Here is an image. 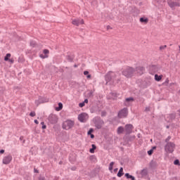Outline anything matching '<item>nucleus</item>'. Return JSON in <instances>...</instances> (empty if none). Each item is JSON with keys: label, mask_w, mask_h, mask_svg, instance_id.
Listing matches in <instances>:
<instances>
[{"label": "nucleus", "mask_w": 180, "mask_h": 180, "mask_svg": "<svg viewBox=\"0 0 180 180\" xmlns=\"http://www.w3.org/2000/svg\"><path fill=\"white\" fill-rule=\"evenodd\" d=\"M132 138H133V139H136V136H133Z\"/></svg>", "instance_id": "56"}, {"label": "nucleus", "mask_w": 180, "mask_h": 180, "mask_svg": "<svg viewBox=\"0 0 180 180\" xmlns=\"http://www.w3.org/2000/svg\"><path fill=\"white\" fill-rule=\"evenodd\" d=\"M113 165H115V162H111L109 165V170L112 171L113 170Z\"/></svg>", "instance_id": "24"}, {"label": "nucleus", "mask_w": 180, "mask_h": 180, "mask_svg": "<svg viewBox=\"0 0 180 180\" xmlns=\"http://www.w3.org/2000/svg\"><path fill=\"white\" fill-rule=\"evenodd\" d=\"M90 136H91V139H95V136L94 134H91Z\"/></svg>", "instance_id": "45"}, {"label": "nucleus", "mask_w": 180, "mask_h": 180, "mask_svg": "<svg viewBox=\"0 0 180 180\" xmlns=\"http://www.w3.org/2000/svg\"><path fill=\"white\" fill-rule=\"evenodd\" d=\"M165 82H166V84H168L169 82V79H167Z\"/></svg>", "instance_id": "48"}, {"label": "nucleus", "mask_w": 180, "mask_h": 180, "mask_svg": "<svg viewBox=\"0 0 180 180\" xmlns=\"http://www.w3.org/2000/svg\"><path fill=\"white\" fill-rule=\"evenodd\" d=\"M170 6H171V8H174V6H179V4H178L176 2H173V3L170 4Z\"/></svg>", "instance_id": "26"}, {"label": "nucleus", "mask_w": 180, "mask_h": 180, "mask_svg": "<svg viewBox=\"0 0 180 180\" xmlns=\"http://www.w3.org/2000/svg\"><path fill=\"white\" fill-rule=\"evenodd\" d=\"M154 153V150L150 149V150L148 151V155H153V153Z\"/></svg>", "instance_id": "30"}, {"label": "nucleus", "mask_w": 180, "mask_h": 180, "mask_svg": "<svg viewBox=\"0 0 180 180\" xmlns=\"http://www.w3.org/2000/svg\"><path fill=\"white\" fill-rule=\"evenodd\" d=\"M88 74H89V72H88V71H84V75H88Z\"/></svg>", "instance_id": "41"}, {"label": "nucleus", "mask_w": 180, "mask_h": 180, "mask_svg": "<svg viewBox=\"0 0 180 180\" xmlns=\"http://www.w3.org/2000/svg\"><path fill=\"white\" fill-rule=\"evenodd\" d=\"M83 103H88V99H85V100H84V102H83Z\"/></svg>", "instance_id": "49"}, {"label": "nucleus", "mask_w": 180, "mask_h": 180, "mask_svg": "<svg viewBox=\"0 0 180 180\" xmlns=\"http://www.w3.org/2000/svg\"><path fill=\"white\" fill-rule=\"evenodd\" d=\"M153 148H155V147H153Z\"/></svg>", "instance_id": "59"}, {"label": "nucleus", "mask_w": 180, "mask_h": 180, "mask_svg": "<svg viewBox=\"0 0 180 180\" xmlns=\"http://www.w3.org/2000/svg\"><path fill=\"white\" fill-rule=\"evenodd\" d=\"M41 124L42 126H44V122H41Z\"/></svg>", "instance_id": "51"}, {"label": "nucleus", "mask_w": 180, "mask_h": 180, "mask_svg": "<svg viewBox=\"0 0 180 180\" xmlns=\"http://www.w3.org/2000/svg\"><path fill=\"white\" fill-rule=\"evenodd\" d=\"M91 147L92 148L90 149L89 152L91 153V154H94V153H95V150L96 148V146L95 144H92L91 145Z\"/></svg>", "instance_id": "20"}, {"label": "nucleus", "mask_w": 180, "mask_h": 180, "mask_svg": "<svg viewBox=\"0 0 180 180\" xmlns=\"http://www.w3.org/2000/svg\"><path fill=\"white\" fill-rule=\"evenodd\" d=\"M92 133H94V129H90L89 131H88L87 134L89 136H91V134H92Z\"/></svg>", "instance_id": "32"}, {"label": "nucleus", "mask_w": 180, "mask_h": 180, "mask_svg": "<svg viewBox=\"0 0 180 180\" xmlns=\"http://www.w3.org/2000/svg\"><path fill=\"white\" fill-rule=\"evenodd\" d=\"M124 173H123V167H121L117 173V176H119V178H122V176H123Z\"/></svg>", "instance_id": "17"}, {"label": "nucleus", "mask_w": 180, "mask_h": 180, "mask_svg": "<svg viewBox=\"0 0 180 180\" xmlns=\"http://www.w3.org/2000/svg\"><path fill=\"white\" fill-rule=\"evenodd\" d=\"M91 75H87V79H91Z\"/></svg>", "instance_id": "46"}, {"label": "nucleus", "mask_w": 180, "mask_h": 180, "mask_svg": "<svg viewBox=\"0 0 180 180\" xmlns=\"http://www.w3.org/2000/svg\"><path fill=\"white\" fill-rule=\"evenodd\" d=\"M30 46H32V47H34L36 46V42L31 41Z\"/></svg>", "instance_id": "36"}, {"label": "nucleus", "mask_w": 180, "mask_h": 180, "mask_svg": "<svg viewBox=\"0 0 180 180\" xmlns=\"http://www.w3.org/2000/svg\"><path fill=\"white\" fill-rule=\"evenodd\" d=\"M162 77H163L162 75H155V79L158 82H160V81H161L162 79Z\"/></svg>", "instance_id": "16"}, {"label": "nucleus", "mask_w": 180, "mask_h": 180, "mask_svg": "<svg viewBox=\"0 0 180 180\" xmlns=\"http://www.w3.org/2000/svg\"><path fill=\"white\" fill-rule=\"evenodd\" d=\"M11 161H12V155H8L3 158V164L5 165L11 164Z\"/></svg>", "instance_id": "8"}, {"label": "nucleus", "mask_w": 180, "mask_h": 180, "mask_svg": "<svg viewBox=\"0 0 180 180\" xmlns=\"http://www.w3.org/2000/svg\"><path fill=\"white\" fill-rule=\"evenodd\" d=\"M129 111L127 110V108H124L118 112V117H120V119L127 117Z\"/></svg>", "instance_id": "6"}, {"label": "nucleus", "mask_w": 180, "mask_h": 180, "mask_svg": "<svg viewBox=\"0 0 180 180\" xmlns=\"http://www.w3.org/2000/svg\"><path fill=\"white\" fill-rule=\"evenodd\" d=\"M67 60H69L70 63H72V61H73L72 58L70 56H67Z\"/></svg>", "instance_id": "29"}, {"label": "nucleus", "mask_w": 180, "mask_h": 180, "mask_svg": "<svg viewBox=\"0 0 180 180\" xmlns=\"http://www.w3.org/2000/svg\"><path fill=\"white\" fill-rule=\"evenodd\" d=\"M125 131L126 134H130L133 131V125L130 124L125 125Z\"/></svg>", "instance_id": "11"}, {"label": "nucleus", "mask_w": 180, "mask_h": 180, "mask_svg": "<svg viewBox=\"0 0 180 180\" xmlns=\"http://www.w3.org/2000/svg\"><path fill=\"white\" fill-rule=\"evenodd\" d=\"M110 26H107V29H110Z\"/></svg>", "instance_id": "54"}, {"label": "nucleus", "mask_w": 180, "mask_h": 180, "mask_svg": "<svg viewBox=\"0 0 180 180\" xmlns=\"http://www.w3.org/2000/svg\"><path fill=\"white\" fill-rule=\"evenodd\" d=\"M59 164H61V162H60Z\"/></svg>", "instance_id": "58"}, {"label": "nucleus", "mask_w": 180, "mask_h": 180, "mask_svg": "<svg viewBox=\"0 0 180 180\" xmlns=\"http://www.w3.org/2000/svg\"><path fill=\"white\" fill-rule=\"evenodd\" d=\"M48 119H49V122H50L51 124H56V123L58 122V117H57V115L54 114H51Z\"/></svg>", "instance_id": "7"}, {"label": "nucleus", "mask_w": 180, "mask_h": 180, "mask_svg": "<svg viewBox=\"0 0 180 180\" xmlns=\"http://www.w3.org/2000/svg\"><path fill=\"white\" fill-rule=\"evenodd\" d=\"M176 117V115L175 114H169L167 117H165V120L167 122H172L174 119Z\"/></svg>", "instance_id": "14"}, {"label": "nucleus", "mask_w": 180, "mask_h": 180, "mask_svg": "<svg viewBox=\"0 0 180 180\" xmlns=\"http://www.w3.org/2000/svg\"><path fill=\"white\" fill-rule=\"evenodd\" d=\"M11 53H7L6 55V56L4 57V61H8L9 60V58L11 57Z\"/></svg>", "instance_id": "22"}, {"label": "nucleus", "mask_w": 180, "mask_h": 180, "mask_svg": "<svg viewBox=\"0 0 180 180\" xmlns=\"http://www.w3.org/2000/svg\"><path fill=\"white\" fill-rule=\"evenodd\" d=\"M145 112H150V107H147V108L145 109Z\"/></svg>", "instance_id": "40"}, {"label": "nucleus", "mask_w": 180, "mask_h": 180, "mask_svg": "<svg viewBox=\"0 0 180 180\" xmlns=\"http://www.w3.org/2000/svg\"><path fill=\"white\" fill-rule=\"evenodd\" d=\"M122 75L127 78H131V77L136 75V69L128 67L122 71Z\"/></svg>", "instance_id": "2"}, {"label": "nucleus", "mask_w": 180, "mask_h": 180, "mask_svg": "<svg viewBox=\"0 0 180 180\" xmlns=\"http://www.w3.org/2000/svg\"><path fill=\"white\" fill-rule=\"evenodd\" d=\"M34 172L39 173V170L34 169Z\"/></svg>", "instance_id": "52"}, {"label": "nucleus", "mask_w": 180, "mask_h": 180, "mask_svg": "<svg viewBox=\"0 0 180 180\" xmlns=\"http://www.w3.org/2000/svg\"><path fill=\"white\" fill-rule=\"evenodd\" d=\"M176 145L174 142H167L165 146V151L166 153H169V154H172L173 151H175Z\"/></svg>", "instance_id": "3"}, {"label": "nucleus", "mask_w": 180, "mask_h": 180, "mask_svg": "<svg viewBox=\"0 0 180 180\" xmlns=\"http://www.w3.org/2000/svg\"><path fill=\"white\" fill-rule=\"evenodd\" d=\"M46 125H42V129H46Z\"/></svg>", "instance_id": "47"}, {"label": "nucleus", "mask_w": 180, "mask_h": 180, "mask_svg": "<svg viewBox=\"0 0 180 180\" xmlns=\"http://www.w3.org/2000/svg\"><path fill=\"white\" fill-rule=\"evenodd\" d=\"M105 79L106 81V85L108 82H115L119 84L120 82V73L115 72H109L105 76Z\"/></svg>", "instance_id": "1"}, {"label": "nucleus", "mask_w": 180, "mask_h": 180, "mask_svg": "<svg viewBox=\"0 0 180 180\" xmlns=\"http://www.w3.org/2000/svg\"><path fill=\"white\" fill-rule=\"evenodd\" d=\"M4 153H5V150H0V154H4Z\"/></svg>", "instance_id": "42"}, {"label": "nucleus", "mask_w": 180, "mask_h": 180, "mask_svg": "<svg viewBox=\"0 0 180 180\" xmlns=\"http://www.w3.org/2000/svg\"><path fill=\"white\" fill-rule=\"evenodd\" d=\"M84 21L83 19L82 20H78V19H75L72 20V25H74L75 26H79L80 25H84Z\"/></svg>", "instance_id": "9"}, {"label": "nucleus", "mask_w": 180, "mask_h": 180, "mask_svg": "<svg viewBox=\"0 0 180 180\" xmlns=\"http://www.w3.org/2000/svg\"><path fill=\"white\" fill-rule=\"evenodd\" d=\"M174 165H179V160H174Z\"/></svg>", "instance_id": "35"}, {"label": "nucleus", "mask_w": 180, "mask_h": 180, "mask_svg": "<svg viewBox=\"0 0 180 180\" xmlns=\"http://www.w3.org/2000/svg\"><path fill=\"white\" fill-rule=\"evenodd\" d=\"M74 67H75V68H77V67H78V65H75Z\"/></svg>", "instance_id": "53"}, {"label": "nucleus", "mask_w": 180, "mask_h": 180, "mask_svg": "<svg viewBox=\"0 0 180 180\" xmlns=\"http://www.w3.org/2000/svg\"><path fill=\"white\" fill-rule=\"evenodd\" d=\"M43 53H44V55H43V53H41V54L39 55V57L41 58H43V59L49 58V53H50V51L48 49H44L43 51Z\"/></svg>", "instance_id": "13"}, {"label": "nucleus", "mask_w": 180, "mask_h": 180, "mask_svg": "<svg viewBox=\"0 0 180 180\" xmlns=\"http://www.w3.org/2000/svg\"><path fill=\"white\" fill-rule=\"evenodd\" d=\"M140 22L141 23H148V18H141Z\"/></svg>", "instance_id": "21"}, {"label": "nucleus", "mask_w": 180, "mask_h": 180, "mask_svg": "<svg viewBox=\"0 0 180 180\" xmlns=\"http://www.w3.org/2000/svg\"><path fill=\"white\" fill-rule=\"evenodd\" d=\"M79 108H84V106H85V103H80L79 104Z\"/></svg>", "instance_id": "37"}, {"label": "nucleus", "mask_w": 180, "mask_h": 180, "mask_svg": "<svg viewBox=\"0 0 180 180\" xmlns=\"http://www.w3.org/2000/svg\"><path fill=\"white\" fill-rule=\"evenodd\" d=\"M117 169H118L117 168L115 169H114V172H117Z\"/></svg>", "instance_id": "50"}, {"label": "nucleus", "mask_w": 180, "mask_h": 180, "mask_svg": "<svg viewBox=\"0 0 180 180\" xmlns=\"http://www.w3.org/2000/svg\"><path fill=\"white\" fill-rule=\"evenodd\" d=\"M125 176L127 179L136 180V178H134V176L130 175L129 173H126Z\"/></svg>", "instance_id": "19"}, {"label": "nucleus", "mask_w": 180, "mask_h": 180, "mask_svg": "<svg viewBox=\"0 0 180 180\" xmlns=\"http://www.w3.org/2000/svg\"><path fill=\"white\" fill-rule=\"evenodd\" d=\"M129 102H134V98L132 97L126 98L124 103L125 106H130V103H129Z\"/></svg>", "instance_id": "15"}, {"label": "nucleus", "mask_w": 180, "mask_h": 180, "mask_svg": "<svg viewBox=\"0 0 180 180\" xmlns=\"http://www.w3.org/2000/svg\"><path fill=\"white\" fill-rule=\"evenodd\" d=\"M34 123H35L36 124H39V121H38L37 120H34Z\"/></svg>", "instance_id": "43"}, {"label": "nucleus", "mask_w": 180, "mask_h": 180, "mask_svg": "<svg viewBox=\"0 0 180 180\" xmlns=\"http://www.w3.org/2000/svg\"><path fill=\"white\" fill-rule=\"evenodd\" d=\"M20 140H22V137H20Z\"/></svg>", "instance_id": "57"}, {"label": "nucleus", "mask_w": 180, "mask_h": 180, "mask_svg": "<svg viewBox=\"0 0 180 180\" xmlns=\"http://www.w3.org/2000/svg\"><path fill=\"white\" fill-rule=\"evenodd\" d=\"M71 169H72V171H75V169H77V167H73L71 168Z\"/></svg>", "instance_id": "44"}, {"label": "nucleus", "mask_w": 180, "mask_h": 180, "mask_svg": "<svg viewBox=\"0 0 180 180\" xmlns=\"http://www.w3.org/2000/svg\"><path fill=\"white\" fill-rule=\"evenodd\" d=\"M135 72H136V75H143V72H144V68L143 67H137L136 69H135Z\"/></svg>", "instance_id": "10"}, {"label": "nucleus", "mask_w": 180, "mask_h": 180, "mask_svg": "<svg viewBox=\"0 0 180 180\" xmlns=\"http://www.w3.org/2000/svg\"><path fill=\"white\" fill-rule=\"evenodd\" d=\"M178 112H179V115H180V110H178Z\"/></svg>", "instance_id": "55"}, {"label": "nucleus", "mask_w": 180, "mask_h": 180, "mask_svg": "<svg viewBox=\"0 0 180 180\" xmlns=\"http://www.w3.org/2000/svg\"><path fill=\"white\" fill-rule=\"evenodd\" d=\"M61 109H63V103H58V108H56V110L58 112V111L61 110Z\"/></svg>", "instance_id": "23"}, {"label": "nucleus", "mask_w": 180, "mask_h": 180, "mask_svg": "<svg viewBox=\"0 0 180 180\" xmlns=\"http://www.w3.org/2000/svg\"><path fill=\"white\" fill-rule=\"evenodd\" d=\"M124 131V128L123 127H119L117 131V134H122Z\"/></svg>", "instance_id": "18"}, {"label": "nucleus", "mask_w": 180, "mask_h": 180, "mask_svg": "<svg viewBox=\"0 0 180 180\" xmlns=\"http://www.w3.org/2000/svg\"><path fill=\"white\" fill-rule=\"evenodd\" d=\"M171 140V136H168L166 139H165V143H169V141Z\"/></svg>", "instance_id": "34"}, {"label": "nucleus", "mask_w": 180, "mask_h": 180, "mask_svg": "<svg viewBox=\"0 0 180 180\" xmlns=\"http://www.w3.org/2000/svg\"><path fill=\"white\" fill-rule=\"evenodd\" d=\"M141 174L143 175V176H146V175H147V169H143L141 171Z\"/></svg>", "instance_id": "25"}, {"label": "nucleus", "mask_w": 180, "mask_h": 180, "mask_svg": "<svg viewBox=\"0 0 180 180\" xmlns=\"http://www.w3.org/2000/svg\"><path fill=\"white\" fill-rule=\"evenodd\" d=\"M8 61L11 63V64H13V63H15V60L13 59V58L8 59Z\"/></svg>", "instance_id": "33"}, {"label": "nucleus", "mask_w": 180, "mask_h": 180, "mask_svg": "<svg viewBox=\"0 0 180 180\" xmlns=\"http://www.w3.org/2000/svg\"><path fill=\"white\" fill-rule=\"evenodd\" d=\"M167 47V45H164V46H160V51H162V50H165V48Z\"/></svg>", "instance_id": "28"}, {"label": "nucleus", "mask_w": 180, "mask_h": 180, "mask_svg": "<svg viewBox=\"0 0 180 180\" xmlns=\"http://www.w3.org/2000/svg\"><path fill=\"white\" fill-rule=\"evenodd\" d=\"M101 116L103 117V116H106V112L105 111H102L101 112Z\"/></svg>", "instance_id": "39"}, {"label": "nucleus", "mask_w": 180, "mask_h": 180, "mask_svg": "<svg viewBox=\"0 0 180 180\" xmlns=\"http://www.w3.org/2000/svg\"><path fill=\"white\" fill-rule=\"evenodd\" d=\"M75 122L72 120H68L63 124V129L65 130H70V129H72L74 127Z\"/></svg>", "instance_id": "4"}, {"label": "nucleus", "mask_w": 180, "mask_h": 180, "mask_svg": "<svg viewBox=\"0 0 180 180\" xmlns=\"http://www.w3.org/2000/svg\"><path fill=\"white\" fill-rule=\"evenodd\" d=\"M103 120H101V118H98V121H95V125L96 127L98 129H102V126H103Z\"/></svg>", "instance_id": "12"}, {"label": "nucleus", "mask_w": 180, "mask_h": 180, "mask_svg": "<svg viewBox=\"0 0 180 180\" xmlns=\"http://www.w3.org/2000/svg\"><path fill=\"white\" fill-rule=\"evenodd\" d=\"M39 180H46V177L43 176H40L39 177Z\"/></svg>", "instance_id": "38"}, {"label": "nucleus", "mask_w": 180, "mask_h": 180, "mask_svg": "<svg viewBox=\"0 0 180 180\" xmlns=\"http://www.w3.org/2000/svg\"><path fill=\"white\" fill-rule=\"evenodd\" d=\"M111 95H112V99H116V98H117V94L116 93H111Z\"/></svg>", "instance_id": "27"}, {"label": "nucleus", "mask_w": 180, "mask_h": 180, "mask_svg": "<svg viewBox=\"0 0 180 180\" xmlns=\"http://www.w3.org/2000/svg\"><path fill=\"white\" fill-rule=\"evenodd\" d=\"M88 119H89V116L86 112L81 113L78 116V120L82 123H85Z\"/></svg>", "instance_id": "5"}, {"label": "nucleus", "mask_w": 180, "mask_h": 180, "mask_svg": "<svg viewBox=\"0 0 180 180\" xmlns=\"http://www.w3.org/2000/svg\"><path fill=\"white\" fill-rule=\"evenodd\" d=\"M30 116H31V117H34V116H36V112H31L30 113Z\"/></svg>", "instance_id": "31"}]
</instances>
